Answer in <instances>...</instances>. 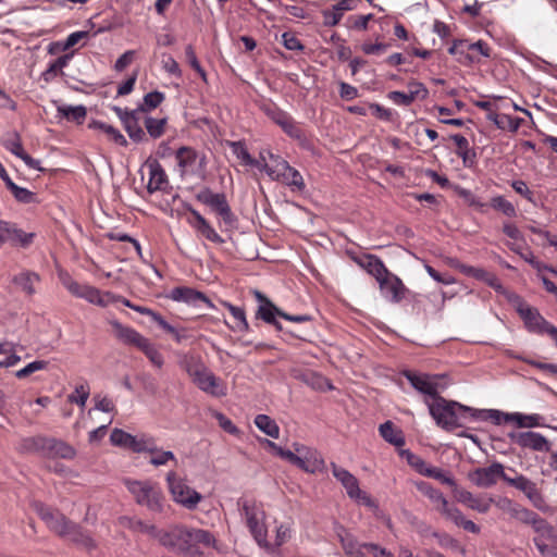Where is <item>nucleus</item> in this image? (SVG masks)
<instances>
[{"mask_svg": "<svg viewBox=\"0 0 557 557\" xmlns=\"http://www.w3.org/2000/svg\"><path fill=\"white\" fill-rule=\"evenodd\" d=\"M154 539L163 547L189 557H202L200 546L215 545L213 535L203 529L189 528L182 523L171 524L165 529H157Z\"/></svg>", "mask_w": 557, "mask_h": 557, "instance_id": "f257e3e1", "label": "nucleus"}, {"mask_svg": "<svg viewBox=\"0 0 557 557\" xmlns=\"http://www.w3.org/2000/svg\"><path fill=\"white\" fill-rule=\"evenodd\" d=\"M425 404L436 425L445 431L461 428L469 416L472 418L473 408L447 400L441 395L434 400L425 399Z\"/></svg>", "mask_w": 557, "mask_h": 557, "instance_id": "f03ea898", "label": "nucleus"}, {"mask_svg": "<svg viewBox=\"0 0 557 557\" xmlns=\"http://www.w3.org/2000/svg\"><path fill=\"white\" fill-rule=\"evenodd\" d=\"M123 482L137 505L146 507L151 512L160 513L163 511L165 498L157 483L149 480L132 479H124Z\"/></svg>", "mask_w": 557, "mask_h": 557, "instance_id": "7ed1b4c3", "label": "nucleus"}, {"mask_svg": "<svg viewBox=\"0 0 557 557\" xmlns=\"http://www.w3.org/2000/svg\"><path fill=\"white\" fill-rule=\"evenodd\" d=\"M419 491L431 502L437 505L436 509L447 520H450L457 527L462 528L470 533L478 534L480 532L479 525L467 519L457 507L450 506L441 491L434 488L428 483H421L419 485Z\"/></svg>", "mask_w": 557, "mask_h": 557, "instance_id": "20e7f679", "label": "nucleus"}, {"mask_svg": "<svg viewBox=\"0 0 557 557\" xmlns=\"http://www.w3.org/2000/svg\"><path fill=\"white\" fill-rule=\"evenodd\" d=\"M267 154L269 156V161H267L264 152L260 153V171H264L271 180L278 181L287 186L304 187L301 174L292 168L286 160L269 151H267Z\"/></svg>", "mask_w": 557, "mask_h": 557, "instance_id": "39448f33", "label": "nucleus"}, {"mask_svg": "<svg viewBox=\"0 0 557 557\" xmlns=\"http://www.w3.org/2000/svg\"><path fill=\"white\" fill-rule=\"evenodd\" d=\"M196 198L221 218L226 230L237 227L238 219L233 213L224 193H213L210 188H203L196 195Z\"/></svg>", "mask_w": 557, "mask_h": 557, "instance_id": "423d86ee", "label": "nucleus"}, {"mask_svg": "<svg viewBox=\"0 0 557 557\" xmlns=\"http://www.w3.org/2000/svg\"><path fill=\"white\" fill-rule=\"evenodd\" d=\"M239 504L242 505V517L245 519L250 534L259 546L269 548L270 544L267 540L268 530L264 523V510L256 503L249 500H243Z\"/></svg>", "mask_w": 557, "mask_h": 557, "instance_id": "0eeeda50", "label": "nucleus"}, {"mask_svg": "<svg viewBox=\"0 0 557 557\" xmlns=\"http://www.w3.org/2000/svg\"><path fill=\"white\" fill-rule=\"evenodd\" d=\"M331 469L334 478L343 485L349 498L371 509H376L377 505L372 497L360 490L358 479L345 468L331 462Z\"/></svg>", "mask_w": 557, "mask_h": 557, "instance_id": "6e6552de", "label": "nucleus"}, {"mask_svg": "<svg viewBox=\"0 0 557 557\" xmlns=\"http://www.w3.org/2000/svg\"><path fill=\"white\" fill-rule=\"evenodd\" d=\"M166 482L173 499L188 509L195 508L201 500V495L178 479L175 471L166 474Z\"/></svg>", "mask_w": 557, "mask_h": 557, "instance_id": "1a4fd4ad", "label": "nucleus"}, {"mask_svg": "<svg viewBox=\"0 0 557 557\" xmlns=\"http://www.w3.org/2000/svg\"><path fill=\"white\" fill-rule=\"evenodd\" d=\"M505 467L500 462H493L488 467L475 468L468 473V480L480 488H490L498 480L506 478Z\"/></svg>", "mask_w": 557, "mask_h": 557, "instance_id": "9d476101", "label": "nucleus"}, {"mask_svg": "<svg viewBox=\"0 0 557 557\" xmlns=\"http://www.w3.org/2000/svg\"><path fill=\"white\" fill-rule=\"evenodd\" d=\"M403 374L417 392L430 397L432 400L440 396L441 385L438 375L418 373L410 370L404 371Z\"/></svg>", "mask_w": 557, "mask_h": 557, "instance_id": "9b49d317", "label": "nucleus"}, {"mask_svg": "<svg viewBox=\"0 0 557 557\" xmlns=\"http://www.w3.org/2000/svg\"><path fill=\"white\" fill-rule=\"evenodd\" d=\"M511 443L518 445L523 449H531L533 451L547 453L550 450L549 441L541 433L533 431L524 432H510L508 434Z\"/></svg>", "mask_w": 557, "mask_h": 557, "instance_id": "f8f14e48", "label": "nucleus"}, {"mask_svg": "<svg viewBox=\"0 0 557 557\" xmlns=\"http://www.w3.org/2000/svg\"><path fill=\"white\" fill-rule=\"evenodd\" d=\"M263 112L269 119L277 124L289 137L301 139L304 138L302 129L295 122V120L285 111L274 104L264 106Z\"/></svg>", "mask_w": 557, "mask_h": 557, "instance_id": "ddd939ff", "label": "nucleus"}, {"mask_svg": "<svg viewBox=\"0 0 557 557\" xmlns=\"http://www.w3.org/2000/svg\"><path fill=\"white\" fill-rule=\"evenodd\" d=\"M376 282L382 296L389 302L398 304L406 297L408 289L394 273L387 271L386 275H383Z\"/></svg>", "mask_w": 557, "mask_h": 557, "instance_id": "4468645a", "label": "nucleus"}, {"mask_svg": "<svg viewBox=\"0 0 557 557\" xmlns=\"http://www.w3.org/2000/svg\"><path fill=\"white\" fill-rule=\"evenodd\" d=\"M191 381L200 391L213 397H224L227 394L226 384L207 367Z\"/></svg>", "mask_w": 557, "mask_h": 557, "instance_id": "2eb2a0df", "label": "nucleus"}, {"mask_svg": "<svg viewBox=\"0 0 557 557\" xmlns=\"http://www.w3.org/2000/svg\"><path fill=\"white\" fill-rule=\"evenodd\" d=\"M33 238L34 233H26L15 224L0 220V247L10 243L12 246L25 248L33 243Z\"/></svg>", "mask_w": 557, "mask_h": 557, "instance_id": "dca6fc26", "label": "nucleus"}, {"mask_svg": "<svg viewBox=\"0 0 557 557\" xmlns=\"http://www.w3.org/2000/svg\"><path fill=\"white\" fill-rule=\"evenodd\" d=\"M140 453H147L150 455L149 463L153 467L166 466L169 462L177 465V458L171 450H164L157 445V441L153 436L148 435L143 442Z\"/></svg>", "mask_w": 557, "mask_h": 557, "instance_id": "f3484780", "label": "nucleus"}, {"mask_svg": "<svg viewBox=\"0 0 557 557\" xmlns=\"http://www.w3.org/2000/svg\"><path fill=\"white\" fill-rule=\"evenodd\" d=\"M517 311L523 320L525 327L533 333L544 334L546 329L549 326V322L539 312L536 308H533L525 302H520L517 307Z\"/></svg>", "mask_w": 557, "mask_h": 557, "instance_id": "a211bd4d", "label": "nucleus"}, {"mask_svg": "<svg viewBox=\"0 0 557 557\" xmlns=\"http://www.w3.org/2000/svg\"><path fill=\"white\" fill-rule=\"evenodd\" d=\"M189 216L186 218V222L206 239L215 243L223 244L224 239L218 234V232L210 225V223L194 208L187 206Z\"/></svg>", "mask_w": 557, "mask_h": 557, "instance_id": "6ab92c4d", "label": "nucleus"}, {"mask_svg": "<svg viewBox=\"0 0 557 557\" xmlns=\"http://www.w3.org/2000/svg\"><path fill=\"white\" fill-rule=\"evenodd\" d=\"M37 448H39L48 457L73 459L76 455L75 449L63 441L55 438L37 440Z\"/></svg>", "mask_w": 557, "mask_h": 557, "instance_id": "aec40b11", "label": "nucleus"}, {"mask_svg": "<svg viewBox=\"0 0 557 557\" xmlns=\"http://www.w3.org/2000/svg\"><path fill=\"white\" fill-rule=\"evenodd\" d=\"M453 493L457 502L480 513H486L494 502V497L492 496H475L471 492L459 488L458 486Z\"/></svg>", "mask_w": 557, "mask_h": 557, "instance_id": "412c9836", "label": "nucleus"}, {"mask_svg": "<svg viewBox=\"0 0 557 557\" xmlns=\"http://www.w3.org/2000/svg\"><path fill=\"white\" fill-rule=\"evenodd\" d=\"M37 513L51 531L61 536L65 535L71 521H69L61 512L37 505Z\"/></svg>", "mask_w": 557, "mask_h": 557, "instance_id": "4be33fe9", "label": "nucleus"}, {"mask_svg": "<svg viewBox=\"0 0 557 557\" xmlns=\"http://www.w3.org/2000/svg\"><path fill=\"white\" fill-rule=\"evenodd\" d=\"M107 322L112 327V334L114 337L124 345L138 347L141 341L145 338L135 329L122 324L116 319H108Z\"/></svg>", "mask_w": 557, "mask_h": 557, "instance_id": "5701e85b", "label": "nucleus"}, {"mask_svg": "<svg viewBox=\"0 0 557 557\" xmlns=\"http://www.w3.org/2000/svg\"><path fill=\"white\" fill-rule=\"evenodd\" d=\"M350 257L354 262H356L361 269L366 270L367 273L372 275L376 281L383 275H386L388 271L383 261L375 255H350Z\"/></svg>", "mask_w": 557, "mask_h": 557, "instance_id": "b1692460", "label": "nucleus"}, {"mask_svg": "<svg viewBox=\"0 0 557 557\" xmlns=\"http://www.w3.org/2000/svg\"><path fill=\"white\" fill-rule=\"evenodd\" d=\"M146 166L149 171V181L147 190L153 194L159 190H164L169 185L168 175L158 160H148Z\"/></svg>", "mask_w": 557, "mask_h": 557, "instance_id": "393cba45", "label": "nucleus"}, {"mask_svg": "<svg viewBox=\"0 0 557 557\" xmlns=\"http://www.w3.org/2000/svg\"><path fill=\"white\" fill-rule=\"evenodd\" d=\"M170 298L174 301H182L188 305L198 306L203 302L209 308H213L211 300L201 292L190 287H175L170 293Z\"/></svg>", "mask_w": 557, "mask_h": 557, "instance_id": "a878e982", "label": "nucleus"}, {"mask_svg": "<svg viewBox=\"0 0 557 557\" xmlns=\"http://www.w3.org/2000/svg\"><path fill=\"white\" fill-rule=\"evenodd\" d=\"M505 482L521 491L535 506H539V503L542 500V496L533 481L522 474H518L515 478L506 475Z\"/></svg>", "mask_w": 557, "mask_h": 557, "instance_id": "bb28decb", "label": "nucleus"}, {"mask_svg": "<svg viewBox=\"0 0 557 557\" xmlns=\"http://www.w3.org/2000/svg\"><path fill=\"white\" fill-rule=\"evenodd\" d=\"M147 434L132 435L121 429H114L110 435V442L114 446L124 447L133 450L134 453H140L143 442H145Z\"/></svg>", "mask_w": 557, "mask_h": 557, "instance_id": "cd10ccee", "label": "nucleus"}, {"mask_svg": "<svg viewBox=\"0 0 557 557\" xmlns=\"http://www.w3.org/2000/svg\"><path fill=\"white\" fill-rule=\"evenodd\" d=\"M301 461L297 462V467L308 473H317L326 471V465L321 454L309 447L308 450L302 455L298 456Z\"/></svg>", "mask_w": 557, "mask_h": 557, "instance_id": "c85d7f7f", "label": "nucleus"}, {"mask_svg": "<svg viewBox=\"0 0 557 557\" xmlns=\"http://www.w3.org/2000/svg\"><path fill=\"white\" fill-rule=\"evenodd\" d=\"M175 159L182 174L193 172L197 161L199 160V163L202 165L205 160L203 157H199L194 148L188 146L180 147L175 152Z\"/></svg>", "mask_w": 557, "mask_h": 557, "instance_id": "c756f323", "label": "nucleus"}, {"mask_svg": "<svg viewBox=\"0 0 557 557\" xmlns=\"http://www.w3.org/2000/svg\"><path fill=\"white\" fill-rule=\"evenodd\" d=\"M337 536L346 555L349 557H366L364 543L360 544L345 528L337 529Z\"/></svg>", "mask_w": 557, "mask_h": 557, "instance_id": "7c9ffc66", "label": "nucleus"}, {"mask_svg": "<svg viewBox=\"0 0 557 557\" xmlns=\"http://www.w3.org/2000/svg\"><path fill=\"white\" fill-rule=\"evenodd\" d=\"M255 296L259 300L260 305L256 312V318L270 323L274 322L276 317H280V310L270 299H268L261 292L255 290Z\"/></svg>", "mask_w": 557, "mask_h": 557, "instance_id": "2f4dec72", "label": "nucleus"}, {"mask_svg": "<svg viewBox=\"0 0 557 557\" xmlns=\"http://www.w3.org/2000/svg\"><path fill=\"white\" fill-rule=\"evenodd\" d=\"M450 138L457 147L456 153L462 159L463 165L466 168L473 166L475 164L476 153L470 148L469 140L460 134H455Z\"/></svg>", "mask_w": 557, "mask_h": 557, "instance_id": "473e14b6", "label": "nucleus"}, {"mask_svg": "<svg viewBox=\"0 0 557 557\" xmlns=\"http://www.w3.org/2000/svg\"><path fill=\"white\" fill-rule=\"evenodd\" d=\"M543 420L544 418L539 413L525 414L521 412H512L505 414V422H513L519 428L525 429L543 426Z\"/></svg>", "mask_w": 557, "mask_h": 557, "instance_id": "72a5a7b5", "label": "nucleus"}, {"mask_svg": "<svg viewBox=\"0 0 557 557\" xmlns=\"http://www.w3.org/2000/svg\"><path fill=\"white\" fill-rule=\"evenodd\" d=\"M462 274L482 281L495 290L503 289V285L498 277L495 274L484 270L483 268H475L467 264V268L462 269Z\"/></svg>", "mask_w": 557, "mask_h": 557, "instance_id": "f704fd0d", "label": "nucleus"}, {"mask_svg": "<svg viewBox=\"0 0 557 557\" xmlns=\"http://www.w3.org/2000/svg\"><path fill=\"white\" fill-rule=\"evenodd\" d=\"M178 366L193 380L207 367L199 355L183 354L178 359Z\"/></svg>", "mask_w": 557, "mask_h": 557, "instance_id": "c9c22d12", "label": "nucleus"}, {"mask_svg": "<svg viewBox=\"0 0 557 557\" xmlns=\"http://www.w3.org/2000/svg\"><path fill=\"white\" fill-rule=\"evenodd\" d=\"M60 336L61 331L58 325L42 321L37 342H39L41 347L49 348L53 347L59 342Z\"/></svg>", "mask_w": 557, "mask_h": 557, "instance_id": "e433bc0d", "label": "nucleus"}, {"mask_svg": "<svg viewBox=\"0 0 557 557\" xmlns=\"http://www.w3.org/2000/svg\"><path fill=\"white\" fill-rule=\"evenodd\" d=\"M141 115L140 110L135 109L134 113L129 117H126L123 123L127 135L136 143H140L146 138V134L139 123Z\"/></svg>", "mask_w": 557, "mask_h": 557, "instance_id": "4c0bfd02", "label": "nucleus"}, {"mask_svg": "<svg viewBox=\"0 0 557 557\" xmlns=\"http://www.w3.org/2000/svg\"><path fill=\"white\" fill-rule=\"evenodd\" d=\"M64 536H67L74 543L82 545L86 549H94L96 547L95 541L77 524L70 522Z\"/></svg>", "mask_w": 557, "mask_h": 557, "instance_id": "58836bf2", "label": "nucleus"}, {"mask_svg": "<svg viewBox=\"0 0 557 557\" xmlns=\"http://www.w3.org/2000/svg\"><path fill=\"white\" fill-rule=\"evenodd\" d=\"M3 145L10 152L21 158L29 168H35V160L24 151L17 134H13L4 139Z\"/></svg>", "mask_w": 557, "mask_h": 557, "instance_id": "ea45409f", "label": "nucleus"}, {"mask_svg": "<svg viewBox=\"0 0 557 557\" xmlns=\"http://www.w3.org/2000/svg\"><path fill=\"white\" fill-rule=\"evenodd\" d=\"M120 524L134 531L149 534L154 539L157 527L154 524H147L140 519L129 518V517H121Z\"/></svg>", "mask_w": 557, "mask_h": 557, "instance_id": "a19ab883", "label": "nucleus"}, {"mask_svg": "<svg viewBox=\"0 0 557 557\" xmlns=\"http://www.w3.org/2000/svg\"><path fill=\"white\" fill-rule=\"evenodd\" d=\"M381 436L388 443L395 446H403L405 444V438L401 432L395 428L393 422L386 421L382 423L379 428Z\"/></svg>", "mask_w": 557, "mask_h": 557, "instance_id": "79ce46f5", "label": "nucleus"}, {"mask_svg": "<svg viewBox=\"0 0 557 557\" xmlns=\"http://www.w3.org/2000/svg\"><path fill=\"white\" fill-rule=\"evenodd\" d=\"M419 472L428 478L435 479L441 483L448 485L453 491L457 487L456 480L450 474L444 472L441 468L428 467L425 465L424 468H419Z\"/></svg>", "mask_w": 557, "mask_h": 557, "instance_id": "37998d69", "label": "nucleus"}, {"mask_svg": "<svg viewBox=\"0 0 557 557\" xmlns=\"http://www.w3.org/2000/svg\"><path fill=\"white\" fill-rule=\"evenodd\" d=\"M58 113L65 117L67 121L82 124L86 117L87 110L84 106H60Z\"/></svg>", "mask_w": 557, "mask_h": 557, "instance_id": "c03bdc74", "label": "nucleus"}, {"mask_svg": "<svg viewBox=\"0 0 557 557\" xmlns=\"http://www.w3.org/2000/svg\"><path fill=\"white\" fill-rule=\"evenodd\" d=\"M256 426L264 434L273 438H278L280 428L276 422L267 414H258L255 418Z\"/></svg>", "mask_w": 557, "mask_h": 557, "instance_id": "a18cd8bd", "label": "nucleus"}, {"mask_svg": "<svg viewBox=\"0 0 557 557\" xmlns=\"http://www.w3.org/2000/svg\"><path fill=\"white\" fill-rule=\"evenodd\" d=\"M91 126L104 133L108 136V138L115 143L116 145L122 147L127 146L126 138L117 128L113 127L112 125L103 122H94Z\"/></svg>", "mask_w": 557, "mask_h": 557, "instance_id": "49530a36", "label": "nucleus"}, {"mask_svg": "<svg viewBox=\"0 0 557 557\" xmlns=\"http://www.w3.org/2000/svg\"><path fill=\"white\" fill-rule=\"evenodd\" d=\"M137 348L146 355V357L153 366L157 368H161L163 366V356L159 352L154 345L150 343L148 338L145 337Z\"/></svg>", "mask_w": 557, "mask_h": 557, "instance_id": "de8ad7c7", "label": "nucleus"}, {"mask_svg": "<svg viewBox=\"0 0 557 557\" xmlns=\"http://www.w3.org/2000/svg\"><path fill=\"white\" fill-rule=\"evenodd\" d=\"M233 153L246 165L261 168V159L252 158L245 145L240 141L231 143Z\"/></svg>", "mask_w": 557, "mask_h": 557, "instance_id": "09e8293b", "label": "nucleus"}, {"mask_svg": "<svg viewBox=\"0 0 557 557\" xmlns=\"http://www.w3.org/2000/svg\"><path fill=\"white\" fill-rule=\"evenodd\" d=\"M60 280L62 285L69 290V293H71L74 297L77 298H83V294L86 293V288L89 286V284L79 283L75 281L67 273H61Z\"/></svg>", "mask_w": 557, "mask_h": 557, "instance_id": "8fccbe9b", "label": "nucleus"}, {"mask_svg": "<svg viewBox=\"0 0 557 557\" xmlns=\"http://www.w3.org/2000/svg\"><path fill=\"white\" fill-rule=\"evenodd\" d=\"M223 305L227 308L235 320L236 325L234 326V330L238 332L249 331V324L246 319L245 310L226 301H224Z\"/></svg>", "mask_w": 557, "mask_h": 557, "instance_id": "3c124183", "label": "nucleus"}, {"mask_svg": "<svg viewBox=\"0 0 557 557\" xmlns=\"http://www.w3.org/2000/svg\"><path fill=\"white\" fill-rule=\"evenodd\" d=\"M90 394V387L87 382H83L75 386L72 394L67 396V401L78 405L82 409L85 408Z\"/></svg>", "mask_w": 557, "mask_h": 557, "instance_id": "603ef678", "label": "nucleus"}, {"mask_svg": "<svg viewBox=\"0 0 557 557\" xmlns=\"http://www.w3.org/2000/svg\"><path fill=\"white\" fill-rule=\"evenodd\" d=\"M71 58H72V54H63V55L59 57L41 74V77L46 82L53 79L54 77H57L59 75V73H61L62 69L69 64Z\"/></svg>", "mask_w": 557, "mask_h": 557, "instance_id": "864d4df0", "label": "nucleus"}, {"mask_svg": "<svg viewBox=\"0 0 557 557\" xmlns=\"http://www.w3.org/2000/svg\"><path fill=\"white\" fill-rule=\"evenodd\" d=\"M144 124H145V127H146L148 134L150 135V137L157 139V138L161 137L164 133V128L166 125V119L165 117L156 119V117L146 115V116H144Z\"/></svg>", "mask_w": 557, "mask_h": 557, "instance_id": "5fc2aeb1", "label": "nucleus"}, {"mask_svg": "<svg viewBox=\"0 0 557 557\" xmlns=\"http://www.w3.org/2000/svg\"><path fill=\"white\" fill-rule=\"evenodd\" d=\"M164 99L165 96L163 92L157 90L150 91L144 96L143 104H140L136 110H140V113L144 114L158 108Z\"/></svg>", "mask_w": 557, "mask_h": 557, "instance_id": "6e6d98bb", "label": "nucleus"}, {"mask_svg": "<svg viewBox=\"0 0 557 557\" xmlns=\"http://www.w3.org/2000/svg\"><path fill=\"white\" fill-rule=\"evenodd\" d=\"M491 207L508 218H515L517 215L515 206L503 196L493 197L491 199Z\"/></svg>", "mask_w": 557, "mask_h": 557, "instance_id": "4d7b16f0", "label": "nucleus"}, {"mask_svg": "<svg viewBox=\"0 0 557 557\" xmlns=\"http://www.w3.org/2000/svg\"><path fill=\"white\" fill-rule=\"evenodd\" d=\"M531 527L537 534L535 537L552 540L554 539V528L543 518L537 516L532 522Z\"/></svg>", "mask_w": 557, "mask_h": 557, "instance_id": "13d9d810", "label": "nucleus"}, {"mask_svg": "<svg viewBox=\"0 0 557 557\" xmlns=\"http://www.w3.org/2000/svg\"><path fill=\"white\" fill-rule=\"evenodd\" d=\"M505 414L496 409H484V410H478L473 409L472 411V419L475 420H492L495 424H500L502 421H505Z\"/></svg>", "mask_w": 557, "mask_h": 557, "instance_id": "bf43d9fd", "label": "nucleus"}, {"mask_svg": "<svg viewBox=\"0 0 557 557\" xmlns=\"http://www.w3.org/2000/svg\"><path fill=\"white\" fill-rule=\"evenodd\" d=\"M522 122V119L520 117H512L511 115L502 113L498 117V121H496V126L499 129L509 131V132H517L520 127V124Z\"/></svg>", "mask_w": 557, "mask_h": 557, "instance_id": "052dcab7", "label": "nucleus"}, {"mask_svg": "<svg viewBox=\"0 0 557 557\" xmlns=\"http://www.w3.org/2000/svg\"><path fill=\"white\" fill-rule=\"evenodd\" d=\"M13 283L27 295L33 294V278L30 272H22L15 275Z\"/></svg>", "mask_w": 557, "mask_h": 557, "instance_id": "680f3d73", "label": "nucleus"}, {"mask_svg": "<svg viewBox=\"0 0 557 557\" xmlns=\"http://www.w3.org/2000/svg\"><path fill=\"white\" fill-rule=\"evenodd\" d=\"M185 55L189 65L199 74L203 82H207V73L200 65L191 45L186 46Z\"/></svg>", "mask_w": 557, "mask_h": 557, "instance_id": "e2e57ef3", "label": "nucleus"}, {"mask_svg": "<svg viewBox=\"0 0 557 557\" xmlns=\"http://www.w3.org/2000/svg\"><path fill=\"white\" fill-rule=\"evenodd\" d=\"M87 32H74L70 34L63 42H55L52 44V46H55L58 49L65 51L74 47L76 44L79 42V40L87 37Z\"/></svg>", "mask_w": 557, "mask_h": 557, "instance_id": "0e129e2a", "label": "nucleus"}, {"mask_svg": "<svg viewBox=\"0 0 557 557\" xmlns=\"http://www.w3.org/2000/svg\"><path fill=\"white\" fill-rule=\"evenodd\" d=\"M408 94L410 98L414 101L417 99H425L429 95L428 88L420 82L411 81L408 83Z\"/></svg>", "mask_w": 557, "mask_h": 557, "instance_id": "69168bd1", "label": "nucleus"}, {"mask_svg": "<svg viewBox=\"0 0 557 557\" xmlns=\"http://www.w3.org/2000/svg\"><path fill=\"white\" fill-rule=\"evenodd\" d=\"M95 409L102 412H113L115 411V405L113 400L107 396L95 395Z\"/></svg>", "mask_w": 557, "mask_h": 557, "instance_id": "338daca9", "label": "nucleus"}, {"mask_svg": "<svg viewBox=\"0 0 557 557\" xmlns=\"http://www.w3.org/2000/svg\"><path fill=\"white\" fill-rule=\"evenodd\" d=\"M510 185L517 194L524 197L528 201H530L532 203L534 202V194L532 190H530V188L528 187V185L524 181L516 180V181H512Z\"/></svg>", "mask_w": 557, "mask_h": 557, "instance_id": "774afa93", "label": "nucleus"}]
</instances>
